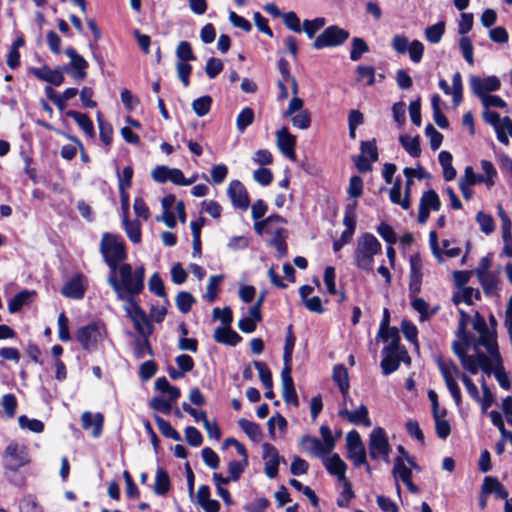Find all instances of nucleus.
Listing matches in <instances>:
<instances>
[{
  "mask_svg": "<svg viewBox=\"0 0 512 512\" xmlns=\"http://www.w3.org/2000/svg\"><path fill=\"white\" fill-rule=\"evenodd\" d=\"M459 313V340L453 342L452 349L463 368L471 374H477L480 369L487 375L493 373L500 386L508 389L510 382L502 366L495 332L487 327L479 313L472 319L463 310Z\"/></svg>",
  "mask_w": 512,
  "mask_h": 512,
  "instance_id": "1",
  "label": "nucleus"
},
{
  "mask_svg": "<svg viewBox=\"0 0 512 512\" xmlns=\"http://www.w3.org/2000/svg\"><path fill=\"white\" fill-rule=\"evenodd\" d=\"M2 457L6 474L9 472L15 473L30 463L27 445L17 441H12L6 446Z\"/></svg>",
  "mask_w": 512,
  "mask_h": 512,
  "instance_id": "6",
  "label": "nucleus"
},
{
  "mask_svg": "<svg viewBox=\"0 0 512 512\" xmlns=\"http://www.w3.org/2000/svg\"><path fill=\"white\" fill-rule=\"evenodd\" d=\"M437 365L455 404L460 407L462 399L460 388L457 384V378L460 375L458 367L451 360H446L442 357L437 359Z\"/></svg>",
  "mask_w": 512,
  "mask_h": 512,
  "instance_id": "7",
  "label": "nucleus"
},
{
  "mask_svg": "<svg viewBox=\"0 0 512 512\" xmlns=\"http://www.w3.org/2000/svg\"><path fill=\"white\" fill-rule=\"evenodd\" d=\"M409 298L413 309L420 314L421 321L429 320L439 309L438 307L431 308L423 298L417 297V295Z\"/></svg>",
  "mask_w": 512,
  "mask_h": 512,
  "instance_id": "32",
  "label": "nucleus"
},
{
  "mask_svg": "<svg viewBox=\"0 0 512 512\" xmlns=\"http://www.w3.org/2000/svg\"><path fill=\"white\" fill-rule=\"evenodd\" d=\"M100 251L111 271L117 270L119 263L127 256L122 239L111 233H104L102 235Z\"/></svg>",
  "mask_w": 512,
  "mask_h": 512,
  "instance_id": "5",
  "label": "nucleus"
},
{
  "mask_svg": "<svg viewBox=\"0 0 512 512\" xmlns=\"http://www.w3.org/2000/svg\"><path fill=\"white\" fill-rule=\"evenodd\" d=\"M478 279L487 292H492L497 288L498 276L494 272H487L486 274L478 276Z\"/></svg>",
  "mask_w": 512,
  "mask_h": 512,
  "instance_id": "59",
  "label": "nucleus"
},
{
  "mask_svg": "<svg viewBox=\"0 0 512 512\" xmlns=\"http://www.w3.org/2000/svg\"><path fill=\"white\" fill-rule=\"evenodd\" d=\"M255 369L258 371L259 378L264 385L265 388H272L273 381H272V375L271 372L266 365V363L261 361H254L253 362Z\"/></svg>",
  "mask_w": 512,
  "mask_h": 512,
  "instance_id": "52",
  "label": "nucleus"
},
{
  "mask_svg": "<svg viewBox=\"0 0 512 512\" xmlns=\"http://www.w3.org/2000/svg\"><path fill=\"white\" fill-rule=\"evenodd\" d=\"M58 337L62 342H67L71 339L69 332V320L64 312L60 313L58 316Z\"/></svg>",
  "mask_w": 512,
  "mask_h": 512,
  "instance_id": "58",
  "label": "nucleus"
},
{
  "mask_svg": "<svg viewBox=\"0 0 512 512\" xmlns=\"http://www.w3.org/2000/svg\"><path fill=\"white\" fill-rule=\"evenodd\" d=\"M18 423L21 429H27L33 433H41L44 430V424L38 419H30L25 415L18 418Z\"/></svg>",
  "mask_w": 512,
  "mask_h": 512,
  "instance_id": "48",
  "label": "nucleus"
},
{
  "mask_svg": "<svg viewBox=\"0 0 512 512\" xmlns=\"http://www.w3.org/2000/svg\"><path fill=\"white\" fill-rule=\"evenodd\" d=\"M325 24L326 19L323 17H317L313 20H304L302 30L309 38H313L315 34L325 26Z\"/></svg>",
  "mask_w": 512,
  "mask_h": 512,
  "instance_id": "46",
  "label": "nucleus"
},
{
  "mask_svg": "<svg viewBox=\"0 0 512 512\" xmlns=\"http://www.w3.org/2000/svg\"><path fill=\"white\" fill-rule=\"evenodd\" d=\"M403 173L406 177L404 197L401 198V180L399 178H397L394 185L390 189L389 198L392 203L400 205L404 210H408L411 207L410 195H411V188L414 183L412 168H410V167L405 168L403 170Z\"/></svg>",
  "mask_w": 512,
  "mask_h": 512,
  "instance_id": "10",
  "label": "nucleus"
},
{
  "mask_svg": "<svg viewBox=\"0 0 512 512\" xmlns=\"http://www.w3.org/2000/svg\"><path fill=\"white\" fill-rule=\"evenodd\" d=\"M212 104V98L208 95L195 99L192 102V109L199 117L209 113Z\"/></svg>",
  "mask_w": 512,
  "mask_h": 512,
  "instance_id": "47",
  "label": "nucleus"
},
{
  "mask_svg": "<svg viewBox=\"0 0 512 512\" xmlns=\"http://www.w3.org/2000/svg\"><path fill=\"white\" fill-rule=\"evenodd\" d=\"M196 302L189 292L181 291L176 296V305L182 313H188Z\"/></svg>",
  "mask_w": 512,
  "mask_h": 512,
  "instance_id": "51",
  "label": "nucleus"
},
{
  "mask_svg": "<svg viewBox=\"0 0 512 512\" xmlns=\"http://www.w3.org/2000/svg\"><path fill=\"white\" fill-rule=\"evenodd\" d=\"M441 207V201L436 191L430 189L423 193L420 198L418 222L424 224L430 214V210L438 211Z\"/></svg>",
  "mask_w": 512,
  "mask_h": 512,
  "instance_id": "17",
  "label": "nucleus"
},
{
  "mask_svg": "<svg viewBox=\"0 0 512 512\" xmlns=\"http://www.w3.org/2000/svg\"><path fill=\"white\" fill-rule=\"evenodd\" d=\"M361 155L366 157L368 160L374 162L378 160V151L375 141H363L361 142Z\"/></svg>",
  "mask_w": 512,
  "mask_h": 512,
  "instance_id": "60",
  "label": "nucleus"
},
{
  "mask_svg": "<svg viewBox=\"0 0 512 512\" xmlns=\"http://www.w3.org/2000/svg\"><path fill=\"white\" fill-rule=\"evenodd\" d=\"M322 460L324 466L326 467L330 474L337 476L339 481L346 480L345 473L347 470V465L339 457L338 454H333L329 457L324 456Z\"/></svg>",
  "mask_w": 512,
  "mask_h": 512,
  "instance_id": "28",
  "label": "nucleus"
},
{
  "mask_svg": "<svg viewBox=\"0 0 512 512\" xmlns=\"http://www.w3.org/2000/svg\"><path fill=\"white\" fill-rule=\"evenodd\" d=\"M346 446L348 458L353 461L355 466L359 467L366 464V451L357 431H350L347 433Z\"/></svg>",
  "mask_w": 512,
  "mask_h": 512,
  "instance_id": "15",
  "label": "nucleus"
},
{
  "mask_svg": "<svg viewBox=\"0 0 512 512\" xmlns=\"http://www.w3.org/2000/svg\"><path fill=\"white\" fill-rule=\"evenodd\" d=\"M426 135L430 138V147L433 151L439 149L442 144L443 135L438 132L432 124H428L425 128Z\"/></svg>",
  "mask_w": 512,
  "mask_h": 512,
  "instance_id": "63",
  "label": "nucleus"
},
{
  "mask_svg": "<svg viewBox=\"0 0 512 512\" xmlns=\"http://www.w3.org/2000/svg\"><path fill=\"white\" fill-rule=\"evenodd\" d=\"M422 261L419 256L410 258L409 297L418 295L422 285Z\"/></svg>",
  "mask_w": 512,
  "mask_h": 512,
  "instance_id": "21",
  "label": "nucleus"
},
{
  "mask_svg": "<svg viewBox=\"0 0 512 512\" xmlns=\"http://www.w3.org/2000/svg\"><path fill=\"white\" fill-rule=\"evenodd\" d=\"M151 178L158 183L171 181L176 185L188 186L192 181H186L183 172L178 168H170L165 165L156 166L151 171Z\"/></svg>",
  "mask_w": 512,
  "mask_h": 512,
  "instance_id": "13",
  "label": "nucleus"
},
{
  "mask_svg": "<svg viewBox=\"0 0 512 512\" xmlns=\"http://www.w3.org/2000/svg\"><path fill=\"white\" fill-rule=\"evenodd\" d=\"M65 114L72 118L88 137L93 138L95 136L93 122L86 114L75 110H68Z\"/></svg>",
  "mask_w": 512,
  "mask_h": 512,
  "instance_id": "31",
  "label": "nucleus"
},
{
  "mask_svg": "<svg viewBox=\"0 0 512 512\" xmlns=\"http://www.w3.org/2000/svg\"><path fill=\"white\" fill-rule=\"evenodd\" d=\"M333 380L337 383L344 399L349 394L348 371L344 365H336L333 369Z\"/></svg>",
  "mask_w": 512,
  "mask_h": 512,
  "instance_id": "33",
  "label": "nucleus"
},
{
  "mask_svg": "<svg viewBox=\"0 0 512 512\" xmlns=\"http://www.w3.org/2000/svg\"><path fill=\"white\" fill-rule=\"evenodd\" d=\"M369 455L372 459L388 460L390 446L385 430L381 427L374 429L369 438Z\"/></svg>",
  "mask_w": 512,
  "mask_h": 512,
  "instance_id": "11",
  "label": "nucleus"
},
{
  "mask_svg": "<svg viewBox=\"0 0 512 512\" xmlns=\"http://www.w3.org/2000/svg\"><path fill=\"white\" fill-rule=\"evenodd\" d=\"M155 422L158 426L159 431L167 438H171L175 441H180V434L171 426V424L165 419L158 415H154Z\"/></svg>",
  "mask_w": 512,
  "mask_h": 512,
  "instance_id": "42",
  "label": "nucleus"
},
{
  "mask_svg": "<svg viewBox=\"0 0 512 512\" xmlns=\"http://www.w3.org/2000/svg\"><path fill=\"white\" fill-rule=\"evenodd\" d=\"M481 101L484 106L483 119L494 127L497 139L504 145H509V136H512V121L508 116L501 118L497 112L489 109L491 107L504 108L506 102L496 95H487Z\"/></svg>",
  "mask_w": 512,
  "mask_h": 512,
  "instance_id": "3",
  "label": "nucleus"
},
{
  "mask_svg": "<svg viewBox=\"0 0 512 512\" xmlns=\"http://www.w3.org/2000/svg\"><path fill=\"white\" fill-rule=\"evenodd\" d=\"M97 119L100 132V139L105 145L109 146L112 142L113 129L110 124L104 122L101 119L100 113H98Z\"/></svg>",
  "mask_w": 512,
  "mask_h": 512,
  "instance_id": "56",
  "label": "nucleus"
},
{
  "mask_svg": "<svg viewBox=\"0 0 512 512\" xmlns=\"http://www.w3.org/2000/svg\"><path fill=\"white\" fill-rule=\"evenodd\" d=\"M480 298V292L472 287H463L459 289L453 296V302L456 305L466 303L468 305L473 304L474 300Z\"/></svg>",
  "mask_w": 512,
  "mask_h": 512,
  "instance_id": "34",
  "label": "nucleus"
},
{
  "mask_svg": "<svg viewBox=\"0 0 512 512\" xmlns=\"http://www.w3.org/2000/svg\"><path fill=\"white\" fill-rule=\"evenodd\" d=\"M292 125L298 129H308L311 124L310 113L307 110H303L298 114L291 116Z\"/></svg>",
  "mask_w": 512,
  "mask_h": 512,
  "instance_id": "57",
  "label": "nucleus"
},
{
  "mask_svg": "<svg viewBox=\"0 0 512 512\" xmlns=\"http://www.w3.org/2000/svg\"><path fill=\"white\" fill-rule=\"evenodd\" d=\"M176 56L179 61H192L195 60V56L192 51V47L189 42L181 41L176 48Z\"/></svg>",
  "mask_w": 512,
  "mask_h": 512,
  "instance_id": "55",
  "label": "nucleus"
},
{
  "mask_svg": "<svg viewBox=\"0 0 512 512\" xmlns=\"http://www.w3.org/2000/svg\"><path fill=\"white\" fill-rule=\"evenodd\" d=\"M30 73L39 80L48 82L55 86H60L64 81V76L60 69L52 70L48 66L30 68Z\"/></svg>",
  "mask_w": 512,
  "mask_h": 512,
  "instance_id": "25",
  "label": "nucleus"
},
{
  "mask_svg": "<svg viewBox=\"0 0 512 512\" xmlns=\"http://www.w3.org/2000/svg\"><path fill=\"white\" fill-rule=\"evenodd\" d=\"M223 276L222 275H214L209 278L208 285L206 287V293L204 295V298L208 302H214L217 299L218 296V289L220 282L222 281Z\"/></svg>",
  "mask_w": 512,
  "mask_h": 512,
  "instance_id": "44",
  "label": "nucleus"
},
{
  "mask_svg": "<svg viewBox=\"0 0 512 512\" xmlns=\"http://www.w3.org/2000/svg\"><path fill=\"white\" fill-rule=\"evenodd\" d=\"M124 310L132 320L137 332L144 338H147L152 333V326L137 302L125 304Z\"/></svg>",
  "mask_w": 512,
  "mask_h": 512,
  "instance_id": "14",
  "label": "nucleus"
},
{
  "mask_svg": "<svg viewBox=\"0 0 512 512\" xmlns=\"http://www.w3.org/2000/svg\"><path fill=\"white\" fill-rule=\"evenodd\" d=\"M262 450L265 462V474L268 478L273 479L278 475L280 461L285 462V460L279 456L277 449L269 443H264Z\"/></svg>",
  "mask_w": 512,
  "mask_h": 512,
  "instance_id": "18",
  "label": "nucleus"
},
{
  "mask_svg": "<svg viewBox=\"0 0 512 512\" xmlns=\"http://www.w3.org/2000/svg\"><path fill=\"white\" fill-rule=\"evenodd\" d=\"M351 45L350 59L352 61H358L364 53L369 51V46L362 38H353Z\"/></svg>",
  "mask_w": 512,
  "mask_h": 512,
  "instance_id": "49",
  "label": "nucleus"
},
{
  "mask_svg": "<svg viewBox=\"0 0 512 512\" xmlns=\"http://www.w3.org/2000/svg\"><path fill=\"white\" fill-rule=\"evenodd\" d=\"M241 336L229 327H218L214 332V340L218 343H223L235 346L241 341Z\"/></svg>",
  "mask_w": 512,
  "mask_h": 512,
  "instance_id": "30",
  "label": "nucleus"
},
{
  "mask_svg": "<svg viewBox=\"0 0 512 512\" xmlns=\"http://www.w3.org/2000/svg\"><path fill=\"white\" fill-rule=\"evenodd\" d=\"M339 417L354 424L364 425L365 427H371L372 422L368 416V409L364 404H361L356 410L350 411L346 408L341 409L338 412Z\"/></svg>",
  "mask_w": 512,
  "mask_h": 512,
  "instance_id": "24",
  "label": "nucleus"
},
{
  "mask_svg": "<svg viewBox=\"0 0 512 512\" xmlns=\"http://www.w3.org/2000/svg\"><path fill=\"white\" fill-rule=\"evenodd\" d=\"M357 80H367V85L372 86L375 83V69L372 66H358L356 69Z\"/></svg>",
  "mask_w": 512,
  "mask_h": 512,
  "instance_id": "61",
  "label": "nucleus"
},
{
  "mask_svg": "<svg viewBox=\"0 0 512 512\" xmlns=\"http://www.w3.org/2000/svg\"><path fill=\"white\" fill-rule=\"evenodd\" d=\"M476 221L479 224L481 231L486 235L491 234L495 229L493 218L482 211L477 213Z\"/></svg>",
  "mask_w": 512,
  "mask_h": 512,
  "instance_id": "54",
  "label": "nucleus"
},
{
  "mask_svg": "<svg viewBox=\"0 0 512 512\" xmlns=\"http://www.w3.org/2000/svg\"><path fill=\"white\" fill-rule=\"evenodd\" d=\"M382 245L371 233H363L356 240L353 259L354 265L362 271L371 272L374 269L375 256L381 254Z\"/></svg>",
  "mask_w": 512,
  "mask_h": 512,
  "instance_id": "4",
  "label": "nucleus"
},
{
  "mask_svg": "<svg viewBox=\"0 0 512 512\" xmlns=\"http://www.w3.org/2000/svg\"><path fill=\"white\" fill-rule=\"evenodd\" d=\"M275 232V236L271 239V245L276 249L278 257L281 258L287 254L286 234H283L281 230H272Z\"/></svg>",
  "mask_w": 512,
  "mask_h": 512,
  "instance_id": "50",
  "label": "nucleus"
},
{
  "mask_svg": "<svg viewBox=\"0 0 512 512\" xmlns=\"http://www.w3.org/2000/svg\"><path fill=\"white\" fill-rule=\"evenodd\" d=\"M86 291L85 278L81 274H77L64 284L61 294L71 299H82Z\"/></svg>",
  "mask_w": 512,
  "mask_h": 512,
  "instance_id": "23",
  "label": "nucleus"
},
{
  "mask_svg": "<svg viewBox=\"0 0 512 512\" xmlns=\"http://www.w3.org/2000/svg\"><path fill=\"white\" fill-rule=\"evenodd\" d=\"M276 143L282 154L292 161L296 160L295 146L296 137L292 135L286 127L276 132Z\"/></svg>",
  "mask_w": 512,
  "mask_h": 512,
  "instance_id": "19",
  "label": "nucleus"
},
{
  "mask_svg": "<svg viewBox=\"0 0 512 512\" xmlns=\"http://www.w3.org/2000/svg\"><path fill=\"white\" fill-rule=\"evenodd\" d=\"M149 290L159 297H166L165 288L162 279L158 273H154L148 282Z\"/></svg>",
  "mask_w": 512,
  "mask_h": 512,
  "instance_id": "62",
  "label": "nucleus"
},
{
  "mask_svg": "<svg viewBox=\"0 0 512 512\" xmlns=\"http://www.w3.org/2000/svg\"><path fill=\"white\" fill-rule=\"evenodd\" d=\"M469 82L472 92L480 99L490 95V92L498 90L501 85L499 78L496 76L486 78L471 76Z\"/></svg>",
  "mask_w": 512,
  "mask_h": 512,
  "instance_id": "16",
  "label": "nucleus"
},
{
  "mask_svg": "<svg viewBox=\"0 0 512 512\" xmlns=\"http://www.w3.org/2000/svg\"><path fill=\"white\" fill-rule=\"evenodd\" d=\"M254 121V111L246 107L240 111L236 118V126L239 132H244L245 129Z\"/></svg>",
  "mask_w": 512,
  "mask_h": 512,
  "instance_id": "45",
  "label": "nucleus"
},
{
  "mask_svg": "<svg viewBox=\"0 0 512 512\" xmlns=\"http://www.w3.org/2000/svg\"><path fill=\"white\" fill-rule=\"evenodd\" d=\"M498 216L502 220V230H503L502 237H503V240L505 243L503 251L501 253V256L511 257L512 256V243L510 241L511 222H510L509 216L507 215V213L505 212V210L503 209V207L501 205L498 206Z\"/></svg>",
  "mask_w": 512,
  "mask_h": 512,
  "instance_id": "29",
  "label": "nucleus"
},
{
  "mask_svg": "<svg viewBox=\"0 0 512 512\" xmlns=\"http://www.w3.org/2000/svg\"><path fill=\"white\" fill-rule=\"evenodd\" d=\"M300 445L305 451L321 459L330 453L320 439L309 435H305L301 438Z\"/></svg>",
  "mask_w": 512,
  "mask_h": 512,
  "instance_id": "27",
  "label": "nucleus"
},
{
  "mask_svg": "<svg viewBox=\"0 0 512 512\" xmlns=\"http://www.w3.org/2000/svg\"><path fill=\"white\" fill-rule=\"evenodd\" d=\"M145 268L137 267L135 270L128 263L120 265L117 270H112L108 283L117 295V298L125 304L135 303V297L144 289Z\"/></svg>",
  "mask_w": 512,
  "mask_h": 512,
  "instance_id": "2",
  "label": "nucleus"
},
{
  "mask_svg": "<svg viewBox=\"0 0 512 512\" xmlns=\"http://www.w3.org/2000/svg\"><path fill=\"white\" fill-rule=\"evenodd\" d=\"M407 52L412 62L419 63L423 57L424 45L419 40L410 42Z\"/></svg>",
  "mask_w": 512,
  "mask_h": 512,
  "instance_id": "64",
  "label": "nucleus"
},
{
  "mask_svg": "<svg viewBox=\"0 0 512 512\" xmlns=\"http://www.w3.org/2000/svg\"><path fill=\"white\" fill-rule=\"evenodd\" d=\"M105 329L100 324H90L78 329L76 338L85 350H91L102 341Z\"/></svg>",
  "mask_w": 512,
  "mask_h": 512,
  "instance_id": "12",
  "label": "nucleus"
},
{
  "mask_svg": "<svg viewBox=\"0 0 512 512\" xmlns=\"http://www.w3.org/2000/svg\"><path fill=\"white\" fill-rule=\"evenodd\" d=\"M124 230L133 243L141 241V223L138 220L130 221L128 216L122 217Z\"/></svg>",
  "mask_w": 512,
  "mask_h": 512,
  "instance_id": "37",
  "label": "nucleus"
},
{
  "mask_svg": "<svg viewBox=\"0 0 512 512\" xmlns=\"http://www.w3.org/2000/svg\"><path fill=\"white\" fill-rule=\"evenodd\" d=\"M70 66L73 68L71 75L76 81H82L86 77L88 63L81 55L73 59Z\"/></svg>",
  "mask_w": 512,
  "mask_h": 512,
  "instance_id": "43",
  "label": "nucleus"
},
{
  "mask_svg": "<svg viewBox=\"0 0 512 512\" xmlns=\"http://www.w3.org/2000/svg\"><path fill=\"white\" fill-rule=\"evenodd\" d=\"M154 492L157 495H165L170 490V478L168 473L158 468L155 475Z\"/></svg>",
  "mask_w": 512,
  "mask_h": 512,
  "instance_id": "36",
  "label": "nucleus"
},
{
  "mask_svg": "<svg viewBox=\"0 0 512 512\" xmlns=\"http://www.w3.org/2000/svg\"><path fill=\"white\" fill-rule=\"evenodd\" d=\"M445 32V23L440 21L434 25L428 26L425 29L426 40L432 44H437L441 41Z\"/></svg>",
  "mask_w": 512,
  "mask_h": 512,
  "instance_id": "41",
  "label": "nucleus"
},
{
  "mask_svg": "<svg viewBox=\"0 0 512 512\" xmlns=\"http://www.w3.org/2000/svg\"><path fill=\"white\" fill-rule=\"evenodd\" d=\"M400 142L404 149L412 156L418 157L421 153L420 143L418 138L408 136H400Z\"/></svg>",
  "mask_w": 512,
  "mask_h": 512,
  "instance_id": "53",
  "label": "nucleus"
},
{
  "mask_svg": "<svg viewBox=\"0 0 512 512\" xmlns=\"http://www.w3.org/2000/svg\"><path fill=\"white\" fill-rule=\"evenodd\" d=\"M482 485L484 494H494L496 498L506 500L505 512H512V506L510 500H508L509 492L497 478L487 476L484 478Z\"/></svg>",
  "mask_w": 512,
  "mask_h": 512,
  "instance_id": "22",
  "label": "nucleus"
},
{
  "mask_svg": "<svg viewBox=\"0 0 512 512\" xmlns=\"http://www.w3.org/2000/svg\"><path fill=\"white\" fill-rule=\"evenodd\" d=\"M393 476L396 480L400 479L402 482H407L412 477L411 469L405 464L402 457H397L394 460Z\"/></svg>",
  "mask_w": 512,
  "mask_h": 512,
  "instance_id": "39",
  "label": "nucleus"
},
{
  "mask_svg": "<svg viewBox=\"0 0 512 512\" xmlns=\"http://www.w3.org/2000/svg\"><path fill=\"white\" fill-rule=\"evenodd\" d=\"M34 292L23 290L16 294L8 303V310L11 314L18 312L25 304L28 303Z\"/></svg>",
  "mask_w": 512,
  "mask_h": 512,
  "instance_id": "40",
  "label": "nucleus"
},
{
  "mask_svg": "<svg viewBox=\"0 0 512 512\" xmlns=\"http://www.w3.org/2000/svg\"><path fill=\"white\" fill-rule=\"evenodd\" d=\"M349 38V32L339 26L332 25L327 27L319 34L313 42V47L317 50L327 47H336L342 45Z\"/></svg>",
  "mask_w": 512,
  "mask_h": 512,
  "instance_id": "9",
  "label": "nucleus"
},
{
  "mask_svg": "<svg viewBox=\"0 0 512 512\" xmlns=\"http://www.w3.org/2000/svg\"><path fill=\"white\" fill-rule=\"evenodd\" d=\"M227 194L234 207L241 210H246L249 207L250 200L248 193L240 181H231L227 189Z\"/></svg>",
  "mask_w": 512,
  "mask_h": 512,
  "instance_id": "20",
  "label": "nucleus"
},
{
  "mask_svg": "<svg viewBox=\"0 0 512 512\" xmlns=\"http://www.w3.org/2000/svg\"><path fill=\"white\" fill-rule=\"evenodd\" d=\"M382 356L381 368L384 375L395 372L399 368L401 361L406 363L410 362L406 350L401 346L388 345L384 347Z\"/></svg>",
  "mask_w": 512,
  "mask_h": 512,
  "instance_id": "8",
  "label": "nucleus"
},
{
  "mask_svg": "<svg viewBox=\"0 0 512 512\" xmlns=\"http://www.w3.org/2000/svg\"><path fill=\"white\" fill-rule=\"evenodd\" d=\"M439 163L443 168V177L446 181H451L456 176V170L452 166V155L447 151H441L438 155Z\"/></svg>",
  "mask_w": 512,
  "mask_h": 512,
  "instance_id": "38",
  "label": "nucleus"
},
{
  "mask_svg": "<svg viewBox=\"0 0 512 512\" xmlns=\"http://www.w3.org/2000/svg\"><path fill=\"white\" fill-rule=\"evenodd\" d=\"M238 425L252 441L260 442L262 440L263 434L258 424L241 418L238 420Z\"/></svg>",
  "mask_w": 512,
  "mask_h": 512,
  "instance_id": "35",
  "label": "nucleus"
},
{
  "mask_svg": "<svg viewBox=\"0 0 512 512\" xmlns=\"http://www.w3.org/2000/svg\"><path fill=\"white\" fill-rule=\"evenodd\" d=\"M82 428L89 430L92 428V436L98 438L102 433L104 417L101 413L92 414L89 411H85L81 415Z\"/></svg>",
  "mask_w": 512,
  "mask_h": 512,
  "instance_id": "26",
  "label": "nucleus"
}]
</instances>
